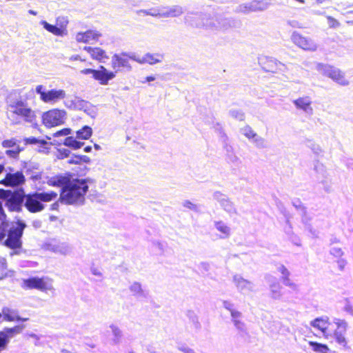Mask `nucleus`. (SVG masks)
<instances>
[{
	"label": "nucleus",
	"mask_w": 353,
	"mask_h": 353,
	"mask_svg": "<svg viewBox=\"0 0 353 353\" xmlns=\"http://www.w3.org/2000/svg\"><path fill=\"white\" fill-rule=\"evenodd\" d=\"M310 327L319 331L326 339H334L343 347L347 345L345 336L348 327L347 322L341 319H335L332 322L326 316L317 317L310 322Z\"/></svg>",
	"instance_id": "nucleus-1"
},
{
	"label": "nucleus",
	"mask_w": 353,
	"mask_h": 353,
	"mask_svg": "<svg viewBox=\"0 0 353 353\" xmlns=\"http://www.w3.org/2000/svg\"><path fill=\"white\" fill-rule=\"evenodd\" d=\"M88 186L82 179L69 178L61 194V200L67 204H74L83 201Z\"/></svg>",
	"instance_id": "nucleus-2"
},
{
	"label": "nucleus",
	"mask_w": 353,
	"mask_h": 353,
	"mask_svg": "<svg viewBox=\"0 0 353 353\" xmlns=\"http://www.w3.org/2000/svg\"><path fill=\"white\" fill-rule=\"evenodd\" d=\"M58 194L54 192H38L25 196V206L27 210L32 213L42 211L44 209L43 202H50L54 200Z\"/></svg>",
	"instance_id": "nucleus-3"
},
{
	"label": "nucleus",
	"mask_w": 353,
	"mask_h": 353,
	"mask_svg": "<svg viewBox=\"0 0 353 353\" xmlns=\"http://www.w3.org/2000/svg\"><path fill=\"white\" fill-rule=\"evenodd\" d=\"M67 117L68 114L65 110L52 108L42 114L41 121L45 127L51 128L63 125Z\"/></svg>",
	"instance_id": "nucleus-4"
},
{
	"label": "nucleus",
	"mask_w": 353,
	"mask_h": 353,
	"mask_svg": "<svg viewBox=\"0 0 353 353\" xmlns=\"http://www.w3.org/2000/svg\"><path fill=\"white\" fill-rule=\"evenodd\" d=\"M22 287L26 290L36 289L42 292H48L54 290L52 281L49 278L32 277L24 279Z\"/></svg>",
	"instance_id": "nucleus-5"
},
{
	"label": "nucleus",
	"mask_w": 353,
	"mask_h": 353,
	"mask_svg": "<svg viewBox=\"0 0 353 353\" xmlns=\"http://www.w3.org/2000/svg\"><path fill=\"white\" fill-rule=\"evenodd\" d=\"M35 90L39 94L40 99L44 103H54L64 99L66 97V93L63 90L52 89L46 90L42 85H37Z\"/></svg>",
	"instance_id": "nucleus-6"
},
{
	"label": "nucleus",
	"mask_w": 353,
	"mask_h": 353,
	"mask_svg": "<svg viewBox=\"0 0 353 353\" xmlns=\"http://www.w3.org/2000/svg\"><path fill=\"white\" fill-rule=\"evenodd\" d=\"M320 70L339 84L347 85L349 83L345 74L337 68L330 65H321Z\"/></svg>",
	"instance_id": "nucleus-7"
},
{
	"label": "nucleus",
	"mask_w": 353,
	"mask_h": 353,
	"mask_svg": "<svg viewBox=\"0 0 353 353\" xmlns=\"http://www.w3.org/2000/svg\"><path fill=\"white\" fill-rule=\"evenodd\" d=\"M101 37V33L97 30H88L79 32L75 34V40L77 43L92 44L97 43Z\"/></svg>",
	"instance_id": "nucleus-8"
},
{
	"label": "nucleus",
	"mask_w": 353,
	"mask_h": 353,
	"mask_svg": "<svg viewBox=\"0 0 353 353\" xmlns=\"http://www.w3.org/2000/svg\"><path fill=\"white\" fill-rule=\"evenodd\" d=\"M146 14L157 17H175L183 13L182 8L179 6H172L160 10L152 9L145 12Z\"/></svg>",
	"instance_id": "nucleus-9"
},
{
	"label": "nucleus",
	"mask_w": 353,
	"mask_h": 353,
	"mask_svg": "<svg viewBox=\"0 0 353 353\" xmlns=\"http://www.w3.org/2000/svg\"><path fill=\"white\" fill-rule=\"evenodd\" d=\"M40 23L45 30L53 34L54 35L64 37L68 34V21L66 20H63L57 25L50 24L46 21H41Z\"/></svg>",
	"instance_id": "nucleus-10"
},
{
	"label": "nucleus",
	"mask_w": 353,
	"mask_h": 353,
	"mask_svg": "<svg viewBox=\"0 0 353 353\" xmlns=\"http://www.w3.org/2000/svg\"><path fill=\"white\" fill-rule=\"evenodd\" d=\"M116 77V72L108 70L103 65H100L94 72V79L102 85H106Z\"/></svg>",
	"instance_id": "nucleus-11"
},
{
	"label": "nucleus",
	"mask_w": 353,
	"mask_h": 353,
	"mask_svg": "<svg viewBox=\"0 0 353 353\" xmlns=\"http://www.w3.org/2000/svg\"><path fill=\"white\" fill-rule=\"evenodd\" d=\"M241 133L257 147L263 148L265 145V139L259 136L250 126L245 125L241 128Z\"/></svg>",
	"instance_id": "nucleus-12"
},
{
	"label": "nucleus",
	"mask_w": 353,
	"mask_h": 353,
	"mask_svg": "<svg viewBox=\"0 0 353 353\" xmlns=\"http://www.w3.org/2000/svg\"><path fill=\"white\" fill-rule=\"evenodd\" d=\"M129 57L140 64L148 63L154 65L162 61L163 55L160 53H147L142 57H139L135 54H132L129 56Z\"/></svg>",
	"instance_id": "nucleus-13"
},
{
	"label": "nucleus",
	"mask_w": 353,
	"mask_h": 353,
	"mask_svg": "<svg viewBox=\"0 0 353 353\" xmlns=\"http://www.w3.org/2000/svg\"><path fill=\"white\" fill-rule=\"evenodd\" d=\"M292 40L295 44L306 50H315L317 48L316 44L312 40L298 33L292 34Z\"/></svg>",
	"instance_id": "nucleus-14"
},
{
	"label": "nucleus",
	"mask_w": 353,
	"mask_h": 353,
	"mask_svg": "<svg viewBox=\"0 0 353 353\" xmlns=\"http://www.w3.org/2000/svg\"><path fill=\"white\" fill-rule=\"evenodd\" d=\"M83 49L92 59L99 62H103L109 58L107 52L100 47L85 46Z\"/></svg>",
	"instance_id": "nucleus-15"
},
{
	"label": "nucleus",
	"mask_w": 353,
	"mask_h": 353,
	"mask_svg": "<svg viewBox=\"0 0 353 353\" xmlns=\"http://www.w3.org/2000/svg\"><path fill=\"white\" fill-rule=\"evenodd\" d=\"M14 113L23 117L26 121H32L36 115L33 110L23 103H17L14 107Z\"/></svg>",
	"instance_id": "nucleus-16"
},
{
	"label": "nucleus",
	"mask_w": 353,
	"mask_h": 353,
	"mask_svg": "<svg viewBox=\"0 0 353 353\" xmlns=\"http://www.w3.org/2000/svg\"><path fill=\"white\" fill-rule=\"evenodd\" d=\"M25 181L23 174L20 172L14 174H7L1 183L8 186H16L23 183Z\"/></svg>",
	"instance_id": "nucleus-17"
},
{
	"label": "nucleus",
	"mask_w": 353,
	"mask_h": 353,
	"mask_svg": "<svg viewBox=\"0 0 353 353\" xmlns=\"http://www.w3.org/2000/svg\"><path fill=\"white\" fill-rule=\"evenodd\" d=\"M25 226L26 225L23 223H17L16 226L11 228L8 235V239L6 243H17L19 241Z\"/></svg>",
	"instance_id": "nucleus-18"
},
{
	"label": "nucleus",
	"mask_w": 353,
	"mask_h": 353,
	"mask_svg": "<svg viewBox=\"0 0 353 353\" xmlns=\"http://www.w3.org/2000/svg\"><path fill=\"white\" fill-rule=\"evenodd\" d=\"M21 198L19 195L11 194L8 198L6 205L10 211L19 212L21 208Z\"/></svg>",
	"instance_id": "nucleus-19"
},
{
	"label": "nucleus",
	"mask_w": 353,
	"mask_h": 353,
	"mask_svg": "<svg viewBox=\"0 0 353 353\" xmlns=\"http://www.w3.org/2000/svg\"><path fill=\"white\" fill-rule=\"evenodd\" d=\"M112 68L114 69H116V68H120V67L130 68V65H128V59L124 54L123 55L114 54L112 57Z\"/></svg>",
	"instance_id": "nucleus-20"
},
{
	"label": "nucleus",
	"mask_w": 353,
	"mask_h": 353,
	"mask_svg": "<svg viewBox=\"0 0 353 353\" xmlns=\"http://www.w3.org/2000/svg\"><path fill=\"white\" fill-rule=\"evenodd\" d=\"M92 134V129L90 126L85 125L76 132L77 139L79 140H88Z\"/></svg>",
	"instance_id": "nucleus-21"
},
{
	"label": "nucleus",
	"mask_w": 353,
	"mask_h": 353,
	"mask_svg": "<svg viewBox=\"0 0 353 353\" xmlns=\"http://www.w3.org/2000/svg\"><path fill=\"white\" fill-rule=\"evenodd\" d=\"M295 105L307 112H311V101L307 97L299 98L294 101Z\"/></svg>",
	"instance_id": "nucleus-22"
},
{
	"label": "nucleus",
	"mask_w": 353,
	"mask_h": 353,
	"mask_svg": "<svg viewBox=\"0 0 353 353\" xmlns=\"http://www.w3.org/2000/svg\"><path fill=\"white\" fill-rule=\"evenodd\" d=\"M63 144L67 147L71 148L74 150H77L81 148L84 143L77 139V137H68L64 140Z\"/></svg>",
	"instance_id": "nucleus-23"
},
{
	"label": "nucleus",
	"mask_w": 353,
	"mask_h": 353,
	"mask_svg": "<svg viewBox=\"0 0 353 353\" xmlns=\"http://www.w3.org/2000/svg\"><path fill=\"white\" fill-rule=\"evenodd\" d=\"M309 345L312 350L316 353H328L330 350L328 345L324 343L310 341Z\"/></svg>",
	"instance_id": "nucleus-24"
},
{
	"label": "nucleus",
	"mask_w": 353,
	"mask_h": 353,
	"mask_svg": "<svg viewBox=\"0 0 353 353\" xmlns=\"http://www.w3.org/2000/svg\"><path fill=\"white\" fill-rule=\"evenodd\" d=\"M23 329L22 326H15L12 328H6L3 331L0 332V335L3 336L9 341V339L12 337L14 334H19Z\"/></svg>",
	"instance_id": "nucleus-25"
},
{
	"label": "nucleus",
	"mask_w": 353,
	"mask_h": 353,
	"mask_svg": "<svg viewBox=\"0 0 353 353\" xmlns=\"http://www.w3.org/2000/svg\"><path fill=\"white\" fill-rule=\"evenodd\" d=\"M236 286L242 291L252 290L254 285L252 282L247 281L243 278L239 277L235 279Z\"/></svg>",
	"instance_id": "nucleus-26"
},
{
	"label": "nucleus",
	"mask_w": 353,
	"mask_h": 353,
	"mask_svg": "<svg viewBox=\"0 0 353 353\" xmlns=\"http://www.w3.org/2000/svg\"><path fill=\"white\" fill-rule=\"evenodd\" d=\"M231 316L234 326L239 330L244 328V323L241 320V314L235 310H231Z\"/></svg>",
	"instance_id": "nucleus-27"
},
{
	"label": "nucleus",
	"mask_w": 353,
	"mask_h": 353,
	"mask_svg": "<svg viewBox=\"0 0 353 353\" xmlns=\"http://www.w3.org/2000/svg\"><path fill=\"white\" fill-rule=\"evenodd\" d=\"M2 314L5 320L8 321H15L20 320V318L17 313L9 308H3Z\"/></svg>",
	"instance_id": "nucleus-28"
},
{
	"label": "nucleus",
	"mask_w": 353,
	"mask_h": 353,
	"mask_svg": "<svg viewBox=\"0 0 353 353\" xmlns=\"http://www.w3.org/2000/svg\"><path fill=\"white\" fill-rule=\"evenodd\" d=\"M270 291L272 297L274 299H279L282 295L281 287L277 283H274L270 285Z\"/></svg>",
	"instance_id": "nucleus-29"
},
{
	"label": "nucleus",
	"mask_w": 353,
	"mask_h": 353,
	"mask_svg": "<svg viewBox=\"0 0 353 353\" xmlns=\"http://www.w3.org/2000/svg\"><path fill=\"white\" fill-rule=\"evenodd\" d=\"M68 179V176H57L56 178L50 179L48 181V184L53 186H63V188L65 183L67 182Z\"/></svg>",
	"instance_id": "nucleus-30"
},
{
	"label": "nucleus",
	"mask_w": 353,
	"mask_h": 353,
	"mask_svg": "<svg viewBox=\"0 0 353 353\" xmlns=\"http://www.w3.org/2000/svg\"><path fill=\"white\" fill-rule=\"evenodd\" d=\"M39 145V151L40 152L43 153H48L49 152V150L50 149V147L52 145L51 143H48L43 140L38 141Z\"/></svg>",
	"instance_id": "nucleus-31"
},
{
	"label": "nucleus",
	"mask_w": 353,
	"mask_h": 353,
	"mask_svg": "<svg viewBox=\"0 0 353 353\" xmlns=\"http://www.w3.org/2000/svg\"><path fill=\"white\" fill-rule=\"evenodd\" d=\"M110 327L111 329L113 336H114V339L115 341H118L121 337V335H122L121 330H120V328L118 326H117L115 325H111L110 326Z\"/></svg>",
	"instance_id": "nucleus-32"
},
{
	"label": "nucleus",
	"mask_w": 353,
	"mask_h": 353,
	"mask_svg": "<svg viewBox=\"0 0 353 353\" xmlns=\"http://www.w3.org/2000/svg\"><path fill=\"white\" fill-rule=\"evenodd\" d=\"M216 229L223 233L224 234L228 235L230 232V228L223 222H216Z\"/></svg>",
	"instance_id": "nucleus-33"
},
{
	"label": "nucleus",
	"mask_w": 353,
	"mask_h": 353,
	"mask_svg": "<svg viewBox=\"0 0 353 353\" xmlns=\"http://www.w3.org/2000/svg\"><path fill=\"white\" fill-rule=\"evenodd\" d=\"M72 132V130L70 128H64L61 130H59L56 132L54 134V137H63V136H68Z\"/></svg>",
	"instance_id": "nucleus-34"
},
{
	"label": "nucleus",
	"mask_w": 353,
	"mask_h": 353,
	"mask_svg": "<svg viewBox=\"0 0 353 353\" xmlns=\"http://www.w3.org/2000/svg\"><path fill=\"white\" fill-rule=\"evenodd\" d=\"M130 290L136 294H141L142 292L141 285L139 283H134L130 286Z\"/></svg>",
	"instance_id": "nucleus-35"
},
{
	"label": "nucleus",
	"mask_w": 353,
	"mask_h": 353,
	"mask_svg": "<svg viewBox=\"0 0 353 353\" xmlns=\"http://www.w3.org/2000/svg\"><path fill=\"white\" fill-rule=\"evenodd\" d=\"M68 60L71 63H74L76 61H80V62H85L86 61V59L82 57V56L80 54H73L68 58Z\"/></svg>",
	"instance_id": "nucleus-36"
},
{
	"label": "nucleus",
	"mask_w": 353,
	"mask_h": 353,
	"mask_svg": "<svg viewBox=\"0 0 353 353\" xmlns=\"http://www.w3.org/2000/svg\"><path fill=\"white\" fill-rule=\"evenodd\" d=\"M6 265L4 259H0V278L6 276Z\"/></svg>",
	"instance_id": "nucleus-37"
},
{
	"label": "nucleus",
	"mask_w": 353,
	"mask_h": 353,
	"mask_svg": "<svg viewBox=\"0 0 353 353\" xmlns=\"http://www.w3.org/2000/svg\"><path fill=\"white\" fill-rule=\"evenodd\" d=\"M95 72H96V70H94L92 68H83V69L80 70L79 73L83 75L92 74V77L94 79Z\"/></svg>",
	"instance_id": "nucleus-38"
},
{
	"label": "nucleus",
	"mask_w": 353,
	"mask_h": 353,
	"mask_svg": "<svg viewBox=\"0 0 353 353\" xmlns=\"http://www.w3.org/2000/svg\"><path fill=\"white\" fill-rule=\"evenodd\" d=\"M12 193L10 191L0 189V198L1 199H8V198L10 196V195ZM0 212L1 213L2 212V207H1V203H0Z\"/></svg>",
	"instance_id": "nucleus-39"
},
{
	"label": "nucleus",
	"mask_w": 353,
	"mask_h": 353,
	"mask_svg": "<svg viewBox=\"0 0 353 353\" xmlns=\"http://www.w3.org/2000/svg\"><path fill=\"white\" fill-rule=\"evenodd\" d=\"M9 248L13 250L15 254H19L21 244H6Z\"/></svg>",
	"instance_id": "nucleus-40"
},
{
	"label": "nucleus",
	"mask_w": 353,
	"mask_h": 353,
	"mask_svg": "<svg viewBox=\"0 0 353 353\" xmlns=\"http://www.w3.org/2000/svg\"><path fill=\"white\" fill-rule=\"evenodd\" d=\"M278 270L281 273L283 278L284 279H288V277L289 276V272L283 265H280L278 268Z\"/></svg>",
	"instance_id": "nucleus-41"
},
{
	"label": "nucleus",
	"mask_w": 353,
	"mask_h": 353,
	"mask_svg": "<svg viewBox=\"0 0 353 353\" xmlns=\"http://www.w3.org/2000/svg\"><path fill=\"white\" fill-rule=\"evenodd\" d=\"M8 343V340L0 335V352L6 349Z\"/></svg>",
	"instance_id": "nucleus-42"
},
{
	"label": "nucleus",
	"mask_w": 353,
	"mask_h": 353,
	"mask_svg": "<svg viewBox=\"0 0 353 353\" xmlns=\"http://www.w3.org/2000/svg\"><path fill=\"white\" fill-rule=\"evenodd\" d=\"M2 145L4 148H12V147L15 146V142L12 139L6 140V141H3Z\"/></svg>",
	"instance_id": "nucleus-43"
},
{
	"label": "nucleus",
	"mask_w": 353,
	"mask_h": 353,
	"mask_svg": "<svg viewBox=\"0 0 353 353\" xmlns=\"http://www.w3.org/2000/svg\"><path fill=\"white\" fill-rule=\"evenodd\" d=\"M20 150L18 147L13 150H8L6 151V154L10 157H15L19 153Z\"/></svg>",
	"instance_id": "nucleus-44"
},
{
	"label": "nucleus",
	"mask_w": 353,
	"mask_h": 353,
	"mask_svg": "<svg viewBox=\"0 0 353 353\" xmlns=\"http://www.w3.org/2000/svg\"><path fill=\"white\" fill-rule=\"evenodd\" d=\"M68 163L70 164H81L80 155L71 157V159L68 161Z\"/></svg>",
	"instance_id": "nucleus-45"
},
{
	"label": "nucleus",
	"mask_w": 353,
	"mask_h": 353,
	"mask_svg": "<svg viewBox=\"0 0 353 353\" xmlns=\"http://www.w3.org/2000/svg\"><path fill=\"white\" fill-rule=\"evenodd\" d=\"M183 206L187 208H189L190 210H196V205L194 203H193L189 201H185L183 203Z\"/></svg>",
	"instance_id": "nucleus-46"
},
{
	"label": "nucleus",
	"mask_w": 353,
	"mask_h": 353,
	"mask_svg": "<svg viewBox=\"0 0 353 353\" xmlns=\"http://www.w3.org/2000/svg\"><path fill=\"white\" fill-rule=\"evenodd\" d=\"M81 164L83 163H88L90 162V159L87 156H80Z\"/></svg>",
	"instance_id": "nucleus-47"
},
{
	"label": "nucleus",
	"mask_w": 353,
	"mask_h": 353,
	"mask_svg": "<svg viewBox=\"0 0 353 353\" xmlns=\"http://www.w3.org/2000/svg\"><path fill=\"white\" fill-rule=\"evenodd\" d=\"M39 141L40 140H37L35 138L27 139L26 140L27 143H37V144H38V141Z\"/></svg>",
	"instance_id": "nucleus-48"
},
{
	"label": "nucleus",
	"mask_w": 353,
	"mask_h": 353,
	"mask_svg": "<svg viewBox=\"0 0 353 353\" xmlns=\"http://www.w3.org/2000/svg\"><path fill=\"white\" fill-rule=\"evenodd\" d=\"M59 152L61 154V157H59V158H63V157H66L68 156L69 152L67 150H63V152L61 150Z\"/></svg>",
	"instance_id": "nucleus-49"
},
{
	"label": "nucleus",
	"mask_w": 353,
	"mask_h": 353,
	"mask_svg": "<svg viewBox=\"0 0 353 353\" xmlns=\"http://www.w3.org/2000/svg\"><path fill=\"white\" fill-rule=\"evenodd\" d=\"M224 306L226 309L229 310L231 312V310H234L232 308V305L228 302H224Z\"/></svg>",
	"instance_id": "nucleus-50"
},
{
	"label": "nucleus",
	"mask_w": 353,
	"mask_h": 353,
	"mask_svg": "<svg viewBox=\"0 0 353 353\" xmlns=\"http://www.w3.org/2000/svg\"><path fill=\"white\" fill-rule=\"evenodd\" d=\"M227 205H228V208L227 209L228 211H232L234 209L232 204L230 202L227 203Z\"/></svg>",
	"instance_id": "nucleus-51"
},
{
	"label": "nucleus",
	"mask_w": 353,
	"mask_h": 353,
	"mask_svg": "<svg viewBox=\"0 0 353 353\" xmlns=\"http://www.w3.org/2000/svg\"><path fill=\"white\" fill-rule=\"evenodd\" d=\"M92 150L91 146H87L84 148L85 152H90Z\"/></svg>",
	"instance_id": "nucleus-52"
},
{
	"label": "nucleus",
	"mask_w": 353,
	"mask_h": 353,
	"mask_svg": "<svg viewBox=\"0 0 353 353\" xmlns=\"http://www.w3.org/2000/svg\"><path fill=\"white\" fill-rule=\"evenodd\" d=\"M286 285L292 287V288H295L296 287V285L292 282H290L289 281H288Z\"/></svg>",
	"instance_id": "nucleus-53"
},
{
	"label": "nucleus",
	"mask_w": 353,
	"mask_h": 353,
	"mask_svg": "<svg viewBox=\"0 0 353 353\" xmlns=\"http://www.w3.org/2000/svg\"><path fill=\"white\" fill-rule=\"evenodd\" d=\"M146 79L148 81H152L155 79V78L154 77H148L146 78Z\"/></svg>",
	"instance_id": "nucleus-54"
},
{
	"label": "nucleus",
	"mask_w": 353,
	"mask_h": 353,
	"mask_svg": "<svg viewBox=\"0 0 353 353\" xmlns=\"http://www.w3.org/2000/svg\"><path fill=\"white\" fill-rule=\"evenodd\" d=\"M3 236V230L1 228H0V241L2 239Z\"/></svg>",
	"instance_id": "nucleus-55"
},
{
	"label": "nucleus",
	"mask_w": 353,
	"mask_h": 353,
	"mask_svg": "<svg viewBox=\"0 0 353 353\" xmlns=\"http://www.w3.org/2000/svg\"><path fill=\"white\" fill-rule=\"evenodd\" d=\"M185 353H194V352L188 349L185 350Z\"/></svg>",
	"instance_id": "nucleus-56"
},
{
	"label": "nucleus",
	"mask_w": 353,
	"mask_h": 353,
	"mask_svg": "<svg viewBox=\"0 0 353 353\" xmlns=\"http://www.w3.org/2000/svg\"><path fill=\"white\" fill-rule=\"evenodd\" d=\"M267 7H268V4H267V3H265V4H264L262 7H260L259 8H260V9H261V10H263V9L266 8Z\"/></svg>",
	"instance_id": "nucleus-57"
},
{
	"label": "nucleus",
	"mask_w": 353,
	"mask_h": 353,
	"mask_svg": "<svg viewBox=\"0 0 353 353\" xmlns=\"http://www.w3.org/2000/svg\"><path fill=\"white\" fill-rule=\"evenodd\" d=\"M3 166L0 165V174L3 172Z\"/></svg>",
	"instance_id": "nucleus-58"
},
{
	"label": "nucleus",
	"mask_w": 353,
	"mask_h": 353,
	"mask_svg": "<svg viewBox=\"0 0 353 353\" xmlns=\"http://www.w3.org/2000/svg\"><path fill=\"white\" fill-rule=\"evenodd\" d=\"M94 148L98 150L99 148V146L96 144V145H94Z\"/></svg>",
	"instance_id": "nucleus-59"
}]
</instances>
